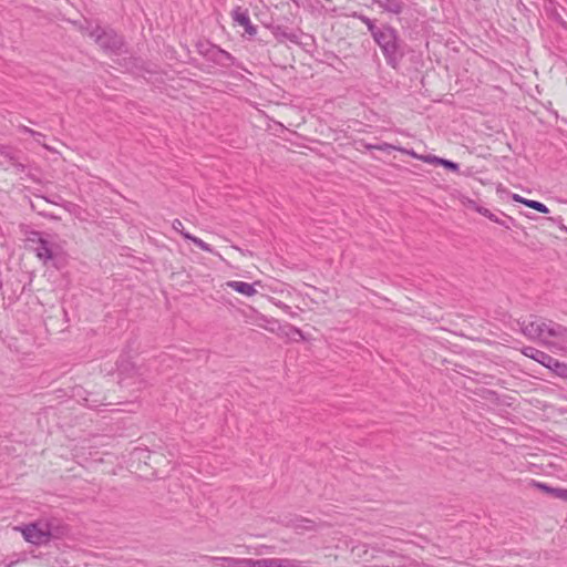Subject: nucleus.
<instances>
[{"label":"nucleus","instance_id":"nucleus-21","mask_svg":"<svg viewBox=\"0 0 567 567\" xmlns=\"http://www.w3.org/2000/svg\"><path fill=\"white\" fill-rule=\"evenodd\" d=\"M440 165L449 171H452V172H458V169H460V166L457 163L446 159V158H442V161L440 162Z\"/></svg>","mask_w":567,"mask_h":567},{"label":"nucleus","instance_id":"nucleus-8","mask_svg":"<svg viewBox=\"0 0 567 567\" xmlns=\"http://www.w3.org/2000/svg\"><path fill=\"white\" fill-rule=\"evenodd\" d=\"M45 530L48 534L49 540L51 539H61L65 537L70 533V528L66 524L61 522L59 518L50 517L43 518Z\"/></svg>","mask_w":567,"mask_h":567},{"label":"nucleus","instance_id":"nucleus-31","mask_svg":"<svg viewBox=\"0 0 567 567\" xmlns=\"http://www.w3.org/2000/svg\"><path fill=\"white\" fill-rule=\"evenodd\" d=\"M42 198H43L44 200H47V203H52V204H55V202H53V200H50V199H48V198H45V197H42Z\"/></svg>","mask_w":567,"mask_h":567},{"label":"nucleus","instance_id":"nucleus-11","mask_svg":"<svg viewBox=\"0 0 567 567\" xmlns=\"http://www.w3.org/2000/svg\"><path fill=\"white\" fill-rule=\"evenodd\" d=\"M220 567H255V559L235 557H212Z\"/></svg>","mask_w":567,"mask_h":567},{"label":"nucleus","instance_id":"nucleus-16","mask_svg":"<svg viewBox=\"0 0 567 567\" xmlns=\"http://www.w3.org/2000/svg\"><path fill=\"white\" fill-rule=\"evenodd\" d=\"M291 526L297 530V532H302V530H315L316 528V523L311 519H308V518H303V517H300V518H297L295 520L291 522Z\"/></svg>","mask_w":567,"mask_h":567},{"label":"nucleus","instance_id":"nucleus-2","mask_svg":"<svg viewBox=\"0 0 567 567\" xmlns=\"http://www.w3.org/2000/svg\"><path fill=\"white\" fill-rule=\"evenodd\" d=\"M83 30L106 54L118 55L124 51L125 41L113 29L95 24L89 25Z\"/></svg>","mask_w":567,"mask_h":567},{"label":"nucleus","instance_id":"nucleus-4","mask_svg":"<svg viewBox=\"0 0 567 567\" xmlns=\"http://www.w3.org/2000/svg\"><path fill=\"white\" fill-rule=\"evenodd\" d=\"M27 244L35 256L47 264L53 258L54 244L42 237V234L37 230H31L27 234Z\"/></svg>","mask_w":567,"mask_h":567},{"label":"nucleus","instance_id":"nucleus-24","mask_svg":"<svg viewBox=\"0 0 567 567\" xmlns=\"http://www.w3.org/2000/svg\"><path fill=\"white\" fill-rule=\"evenodd\" d=\"M18 130L22 133H27V134H30L31 136H34V137H43V134L40 133V132H37L25 125H19L18 126Z\"/></svg>","mask_w":567,"mask_h":567},{"label":"nucleus","instance_id":"nucleus-29","mask_svg":"<svg viewBox=\"0 0 567 567\" xmlns=\"http://www.w3.org/2000/svg\"><path fill=\"white\" fill-rule=\"evenodd\" d=\"M27 559L25 555H23L22 558H19L17 560H11L10 563H8L6 565V567H13L16 564L20 563V561H24Z\"/></svg>","mask_w":567,"mask_h":567},{"label":"nucleus","instance_id":"nucleus-1","mask_svg":"<svg viewBox=\"0 0 567 567\" xmlns=\"http://www.w3.org/2000/svg\"><path fill=\"white\" fill-rule=\"evenodd\" d=\"M373 40L380 47L386 63L396 69L404 56L398 31L390 25H381V31L377 33Z\"/></svg>","mask_w":567,"mask_h":567},{"label":"nucleus","instance_id":"nucleus-27","mask_svg":"<svg viewBox=\"0 0 567 567\" xmlns=\"http://www.w3.org/2000/svg\"><path fill=\"white\" fill-rule=\"evenodd\" d=\"M534 485H535L538 489H540V491H543V492H545V493H547V494H550V491H553V488H554V487H551V486H549V485H547V484H545V483H540V482H534Z\"/></svg>","mask_w":567,"mask_h":567},{"label":"nucleus","instance_id":"nucleus-17","mask_svg":"<svg viewBox=\"0 0 567 567\" xmlns=\"http://www.w3.org/2000/svg\"><path fill=\"white\" fill-rule=\"evenodd\" d=\"M549 370L554 372L556 375L563 379H567V363L561 362L555 358Z\"/></svg>","mask_w":567,"mask_h":567},{"label":"nucleus","instance_id":"nucleus-30","mask_svg":"<svg viewBox=\"0 0 567 567\" xmlns=\"http://www.w3.org/2000/svg\"><path fill=\"white\" fill-rule=\"evenodd\" d=\"M284 37H286L291 42H296L297 41V35L293 34V33H284Z\"/></svg>","mask_w":567,"mask_h":567},{"label":"nucleus","instance_id":"nucleus-19","mask_svg":"<svg viewBox=\"0 0 567 567\" xmlns=\"http://www.w3.org/2000/svg\"><path fill=\"white\" fill-rule=\"evenodd\" d=\"M360 20L367 25L369 32L371 33L372 38L377 35L381 31V27H378L373 20L365 16H360Z\"/></svg>","mask_w":567,"mask_h":567},{"label":"nucleus","instance_id":"nucleus-28","mask_svg":"<svg viewBox=\"0 0 567 567\" xmlns=\"http://www.w3.org/2000/svg\"><path fill=\"white\" fill-rule=\"evenodd\" d=\"M396 151H399V152H401L403 154H408L411 157L419 158V159H420V156H421V155H417L413 150H406V148L401 147V146L396 147Z\"/></svg>","mask_w":567,"mask_h":567},{"label":"nucleus","instance_id":"nucleus-23","mask_svg":"<svg viewBox=\"0 0 567 567\" xmlns=\"http://www.w3.org/2000/svg\"><path fill=\"white\" fill-rule=\"evenodd\" d=\"M288 329H289V332L287 333L288 337H290L295 340H296V336L299 337V339H301V340L305 339L303 332L299 328L289 326Z\"/></svg>","mask_w":567,"mask_h":567},{"label":"nucleus","instance_id":"nucleus-26","mask_svg":"<svg viewBox=\"0 0 567 567\" xmlns=\"http://www.w3.org/2000/svg\"><path fill=\"white\" fill-rule=\"evenodd\" d=\"M172 226H173L174 230L178 231L183 237H184V234H188L187 231L184 230V225L179 219H175L173 221Z\"/></svg>","mask_w":567,"mask_h":567},{"label":"nucleus","instance_id":"nucleus-15","mask_svg":"<svg viewBox=\"0 0 567 567\" xmlns=\"http://www.w3.org/2000/svg\"><path fill=\"white\" fill-rule=\"evenodd\" d=\"M478 213L485 217H487L489 220L496 223V224H499L502 226H504L505 228L509 229L512 227V225L515 224V220L512 218V217H507L506 220H503V219H499L495 214H493L489 209L487 208H478Z\"/></svg>","mask_w":567,"mask_h":567},{"label":"nucleus","instance_id":"nucleus-7","mask_svg":"<svg viewBox=\"0 0 567 567\" xmlns=\"http://www.w3.org/2000/svg\"><path fill=\"white\" fill-rule=\"evenodd\" d=\"M208 61L229 68L231 65H237L236 59L227 51L220 49L214 44H207L205 49L199 51Z\"/></svg>","mask_w":567,"mask_h":567},{"label":"nucleus","instance_id":"nucleus-5","mask_svg":"<svg viewBox=\"0 0 567 567\" xmlns=\"http://www.w3.org/2000/svg\"><path fill=\"white\" fill-rule=\"evenodd\" d=\"M25 542L35 546L47 545L50 540L45 530V525L42 519L27 524L19 528Z\"/></svg>","mask_w":567,"mask_h":567},{"label":"nucleus","instance_id":"nucleus-25","mask_svg":"<svg viewBox=\"0 0 567 567\" xmlns=\"http://www.w3.org/2000/svg\"><path fill=\"white\" fill-rule=\"evenodd\" d=\"M420 159L423 161L424 163L440 165L442 157H437L435 155H423V156H420Z\"/></svg>","mask_w":567,"mask_h":567},{"label":"nucleus","instance_id":"nucleus-13","mask_svg":"<svg viewBox=\"0 0 567 567\" xmlns=\"http://www.w3.org/2000/svg\"><path fill=\"white\" fill-rule=\"evenodd\" d=\"M229 288L235 290L236 292L244 295V296H254L257 293V290L255 289L254 285L245 282V281H228L226 284Z\"/></svg>","mask_w":567,"mask_h":567},{"label":"nucleus","instance_id":"nucleus-20","mask_svg":"<svg viewBox=\"0 0 567 567\" xmlns=\"http://www.w3.org/2000/svg\"><path fill=\"white\" fill-rule=\"evenodd\" d=\"M364 147L368 148V150H379V151L390 152L391 150H395L396 151L398 146H394V145L389 144V143H382V144H377V145L364 144Z\"/></svg>","mask_w":567,"mask_h":567},{"label":"nucleus","instance_id":"nucleus-6","mask_svg":"<svg viewBox=\"0 0 567 567\" xmlns=\"http://www.w3.org/2000/svg\"><path fill=\"white\" fill-rule=\"evenodd\" d=\"M532 320L517 321L522 333L529 340H537L544 344L546 337L547 320H538L537 317L532 316Z\"/></svg>","mask_w":567,"mask_h":567},{"label":"nucleus","instance_id":"nucleus-10","mask_svg":"<svg viewBox=\"0 0 567 567\" xmlns=\"http://www.w3.org/2000/svg\"><path fill=\"white\" fill-rule=\"evenodd\" d=\"M522 353L527 357V358H530L535 361H537L538 363H540L542 365L546 367L547 369L550 368L553 361H554V357H551L550 354L542 351V350H538L534 347H525L523 350H522Z\"/></svg>","mask_w":567,"mask_h":567},{"label":"nucleus","instance_id":"nucleus-12","mask_svg":"<svg viewBox=\"0 0 567 567\" xmlns=\"http://www.w3.org/2000/svg\"><path fill=\"white\" fill-rule=\"evenodd\" d=\"M384 11L400 14L403 11L404 3L401 0H373Z\"/></svg>","mask_w":567,"mask_h":567},{"label":"nucleus","instance_id":"nucleus-18","mask_svg":"<svg viewBox=\"0 0 567 567\" xmlns=\"http://www.w3.org/2000/svg\"><path fill=\"white\" fill-rule=\"evenodd\" d=\"M184 238L187 240H190L194 243L199 249L207 251V252H214L212 246L204 240H202L198 237L193 236L192 234H184Z\"/></svg>","mask_w":567,"mask_h":567},{"label":"nucleus","instance_id":"nucleus-32","mask_svg":"<svg viewBox=\"0 0 567 567\" xmlns=\"http://www.w3.org/2000/svg\"><path fill=\"white\" fill-rule=\"evenodd\" d=\"M86 404L91 408L92 405L89 403V399H85Z\"/></svg>","mask_w":567,"mask_h":567},{"label":"nucleus","instance_id":"nucleus-3","mask_svg":"<svg viewBox=\"0 0 567 567\" xmlns=\"http://www.w3.org/2000/svg\"><path fill=\"white\" fill-rule=\"evenodd\" d=\"M546 337L544 344L554 351L567 352V327L547 320Z\"/></svg>","mask_w":567,"mask_h":567},{"label":"nucleus","instance_id":"nucleus-9","mask_svg":"<svg viewBox=\"0 0 567 567\" xmlns=\"http://www.w3.org/2000/svg\"><path fill=\"white\" fill-rule=\"evenodd\" d=\"M231 17L234 21L241 25L250 37L257 34V28L251 23L247 9L236 7L231 12Z\"/></svg>","mask_w":567,"mask_h":567},{"label":"nucleus","instance_id":"nucleus-22","mask_svg":"<svg viewBox=\"0 0 567 567\" xmlns=\"http://www.w3.org/2000/svg\"><path fill=\"white\" fill-rule=\"evenodd\" d=\"M550 495H553L556 498L567 502V489L566 488L554 487L553 491H550Z\"/></svg>","mask_w":567,"mask_h":567},{"label":"nucleus","instance_id":"nucleus-14","mask_svg":"<svg viewBox=\"0 0 567 567\" xmlns=\"http://www.w3.org/2000/svg\"><path fill=\"white\" fill-rule=\"evenodd\" d=\"M512 198H513L514 202L520 203V204H523V205H525V206H527L529 208H533V209H535V210H537L539 213H543V214L549 213L548 207L545 204L540 203V202L524 198V197H522L518 194H514Z\"/></svg>","mask_w":567,"mask_h":567}]
</instances>
